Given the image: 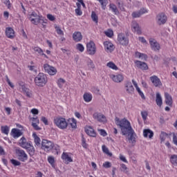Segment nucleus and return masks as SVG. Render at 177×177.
Segmentation results:
<instances>
[{
	"label": "nucleus",
	"mask_w": 177,
	"mask_h": 177,
	"mask_svg": "<svg viewBox=\"0 0 177 177\" xmlns=\"http://www.w3.org/2000/svg\"><path fill=\"white\" fill-rule=\"evenodd\" d=\"M115 121L116 125L120 127L122 135H123V136L127 135L129 142L131 143L132 146H135V145H136V133H135V130L132 128L131 122L126 118L120 120L118 118H116Z\"/></svg>",
	"instance_id": "obj_1"
},
{
	"label": "nucleus",
	"mask_w": 177,
	"mask_h": 177,
	"mask_svg": "<svg viewBox=\"0 0 177 177\" xmlns=\"http://www.w3.org/2000/svg\"><path fill=\"white\" fill-rule=\"evenodd\" d=\"M28 19L32 24H35V26L41 24L42 28H46V25L45 24H48V19L44 18L42 16L38 15L37 12H32V13L28 15Z\"/></svg>",
	"instance_id": "obj_2"
},
{
	"label": "nucleus",
	"mask_w": 177,
	"mask_h": 177,
	"mask_svg": "<svg viewBox=\"0 0 177 177\" xmlns=\"http://www.w3.org/2000/svg\"><path fill=\"white\" fill-rule=\"evenodd\" d=\"M36 86H39L41 88L45 86L48 84V76L44 73H39L34 80Z\"/></svg>",
	"instance_id": "obj_3"
},
{
	"label": "nucleus",
	"mask_w": 177,
	"mask_h": 177,
	"mask_svg": "<svg viewBox=\"0 0 177 177\" xmlns=\"http://www.w3.org/2000/svg\"><path fill=\"white\" fill-rule=\"evenodd\" d=\"M53 123L57 128H59V129H67L68 127V122L66 120V118L62 116L55 117Z\"/></svg>",
	"instance_id": "obj_4"
},
{
	"label": "nucleus",
	"mask_w": 177,
	"mask_h": 177,
	"mask_svg": "<svg viewBox=\"0 0 177 177\" xmlns=\"http://www.w3.org/2000/svg\"><path fill=\"white\" fill-rule=\"evenodd\" d=\"M16 155L19 161L21 162H26L28 160V155L26 153V151L23 149H17L15 150Z\"/></svg>",
	"instance_id": "obj_5"
},
{
	"label": "nucleus",
	"mask_w": 177,
	"mask_h": 177,
	"mask_svg": "<svg viewBox=\"0 0 177 177\" xmlns=\"http://www.w3.org/2000/svg\"><path fill=\"white\" fill-rule=\"evenodd\" d=\"M118 42L122 46H128L129 44V39L128 36L125 35L124 33H119L118 35Z\"/></svg>",
	"instance_id": "obj_6"
},
{
	"label": "nucleus",
	"mask_w": 177,
	"mask_h": 177,
	"mask_svg": "<svg viewBox=\"0 0 177 177\" xmlns=\"http://www.w3.org/2000/svg\"><path fill=\"white\" fill-rule=\"evenodd\" d=\"M53 149V142L48 140H42L41 149L44 151H50Z\"/></svg>",
	"instance_id": "obj_7"
},
{
	"label": "nucleus",
	"mask_w": 177,
	"mask_h": 177,
	"mask_svg": "<svg viewBox=\"0 0 177 177\" xmlns=\"http://www.w3.org/2000/svg\"><path fill=\"white\" fill-rule=\"evenodd\" d=\"M44 69L45 73L48 74V75H56L57 74V69L54 66L49 65V64H44Z\"/></svg>",
	"instance_id": "obj_8"
},
{
	"label": "nucleus",
	"mask_w": 177,
	"mask_h": 177,
	"mask_svg": "<svg viewBox=\"0 0 177 177\" xmlns=\"http://www.w3.org/2000/svg\"><path fill=\"white\" fill-rule=\"evenodd\" d=\"M86 52L91 56H93L96 53V44L93 41L86 44Z\"/></svg>",
	"instance_id": "obj_9"
},
{
	"label": "nucleus",
	"mask_w": 177,
	"mask_h": 177,
	"mask_svg": "<svg viewBox=\"0 0 177 177\" xmlns=\"http://www.w3.org/2000/svg\"><path fill=\"white\" fill-rule=\"evenodd\" d=\"M94 120H97L98 122H102V124H106L107 122V118L103 113L95 112L93 115Z\"/></svg>",
	"instance_id": "obj_10"
},
{
	"label": "nucleus",
	"mask_w": 177,
	"mask_h": 177,
	"mask_svg": "<svg viewBox=\"0 0 177 177\" xmlns=\"http://www.w3.org/2000/svg\"><path fill=\"white\" fill-rule=\"evenodd\" d=\"M168 20V17L164 13H160L156 16V21L159 26L162 24H165L167 21Z\"/></svg>",
	"instance_id": "obj_11"
},
{
	"label": "nucleus",
	"mask_w": 177,
	"mask_h": 177,
	"mask_svg": "<svg viewBox=\"0 0 177 177\" xmlns=\"http://www.w3.org/2000/svg\"><path fill=\"white\" fill-rule=\"evenodd\" d=\"M104 48L105 52H106L107 53H111V52H113V50L115 49V46H114V44H113V43H111V41H108L104 42Z\"/></svg>",
	"instance_id": "obj_12"
},
{
	"label": "nucleus",
	"mask_w": 177,
	"mask_h": 177,
	"mask_svg": "<svg viewBox=\"0 0 177 177\" xmlns=\"http://www.w3.org/2000/svg\"><path fill=\"white\" fill-rule=\"evenodd\" d=\"M149 79L151 82H152L153 85L156 86V88L162 86V83L161 82V80H160L158 77L156 75H153V76H151Z\"/></svg>",
	"instance_id": "obj_13"
},
{
	"label": "nucleus",
	"mask_w": 177,
	"mask_h": 177,
	"mask_svg": "<svg viewBox=\"0 0 177 177\" xmlns=\"http://www.w3.org/2000/svg\"><path fill=\"white\" fill-rule=\"evenodd\" d=\"M30 121L32 122V127L35 131H41V127H39V119L38 117H33L30 118Z\"/></svg>",
	"instance_id": "obj_14"
},
{
	"label": "nucleus",
	"mask_w": 177,
	"mask_h": 177,
	"mask_svg": "<svg viewBox=\"0 0 177 177\" xmlns=\"http://www.w3.org/2000/svg\"><path fill=\"white\" fill-rule=\"evenodd\" d=\"M135 64L138 68H140V70H142L143 71H146V70H149V66H147V64L145 62L137 60L135 61Z\"/></svg>",
	"instance_id": "obj_15"
},
{
	"label": "nucleus",
	"mask_w": 177,
	"mask_h": 177,
	"mask_svg": "<svg viewBox=\"0 0 177 177\" xmlns=\"http://www.w3.org/2000/svg\"><path fill=\"white\" fill-rule=\"evenodd\" d=\"M6 36L7 37V38H9L10 39H14L15 37H16L15 30L10 27L6 28Z\"/></svg>",
	"instance_id": "obj_16"
},
{
	"label": "nucleus",
	"mask_w": 177,
	"mask_h": 177,
	"mask_svg": "<svg viewBox=\"0 0 177 177\" xmlns=\"http://www.w3.org/2000/svg\"><path fill=\"white\" fill-rule=\"evenodd\" d=\"M131 30L133 32H136L138 35L142 34V30H140V27L139 26V24L138 22L133 21L131 23Z\"/></svg>",
	"instance_id": "obj_17"
},
{
	"label": "nucleus",
	"mask_w": 177,
	"mask_h": 177,
	"mask_svg": "<svg viewBox=\"0 0 177 177\" xmlns=\"http://www.w3.org/2000/svg\"><path fill=\"white\" fill-rule=\"evenodd\" d=\"M19 146L21 147H22V149H26L28 146H30V145H32V143L31 142V141L27 142V139H26V138L22 137L20 138L19 140Z\"/></svg>",
	"instance_id": "obj_18"
},
{
	"label": "nucleus",
	"mask_w": 177,
	"mask_h": 177,
	"mask_svg": "<svg viewBox=\"0 0 177 177\" xmlns=\"http://www.w3.org/2000/svg\"><path fill=\"white\" fill-rule=\"evenodd\" d=\"M149 44L153 50H158L161 48L160 46V44H158V42H157V41L153 38L149 39Z\"/></svg>",
	"instance_id": "obj_19"
},
{
	"label": "nucleus",
	"mask_w": 177,
	"mask_h": 177,
	"mask_svg": "<svg viewBox=\"0 0 177 177\" xmlns=\"http://www.w3.org/2000/svg\"><path fill=\"white\" fill-rule=\"evenodd\" d=\"M85 132L86 134L88 135V136H91L92 138H96V131H95V129H93V127L86 126L85 127Z\"/></svg>",
	"instance_id": "obj_20"
},
{
	"label": "nucleus",
	"mask_w": 177,
	"mask_h": 177,
	"mask_svg": "<svg viewBox=\"0 0 177 177\" xmlns=\"http://www.w3.org/2000/svg\"><path fill=\"white\" fill-rule=\"evenodd\" d=\"M124 88L127 93H130L132 95L133 93L135 88H133V86L132 85V82L128 81L124 84Z\"/></svg>",
	"instance_id": "obj_21"
},
{
	"label": "nucleus",
	"mask_w": 177,
	"mask_h": 177,
	"mask_svg": "<svg viewBox=\"0 0 177 177\" xmlns=\"http://www.w3.org/2000/svg\"><path fill=\"white\" fill-rule=\"evenodd\" d=\"M110 78H111L114 82H122V81H124V76L121 74L111 75Z\"/></svg>",
	"instance_id": "obj_22"
},
{
	"label": "nucleus",
	"mask_w": 177,
	"mask_h": 177,
	"mask_svg": "<svg viewBox=\"0 0 177 177\" xmlns=\"http://www.w3.org/2000/svg\"><path fill=\"white\" fill-rule=\"evenodd\" d=\"M11 135L15 139H17V138H20L23 135V133L20 129L14 128L11 130Z\"/></svg>",
	"instance_id": "obj_23"
},
{
	"label": "nucleus",
	"mask_w": 177,
	"mask_h": 177,
	"mask_svg": "<svg viewBox=\"0 0 177 177\" xmlns=\"http://www.w3.org/2000/svg\"><path fill=\"white\" fill-rule=\"evenodd\" d=\"M62 159L65 161L66 164H69V162H73V158L70 155H68V153L67 152H63L62 154Z\"/></svg>",
	"instance_id": "obj_24"
},
{
	"label": "nucleus",
	"mask_w": 177,
	"mask_h": 177,
	"mask_svg": "<svg viewBox=\"0 0 177 177\" xmlns=\"http://www.w3.org/2000/svg\"><path fill=\"white\" fill-rule=\"evenodd\" d=\"M143 136L144 138H149V139H153V136H154V132L151 131L150 129H145L143 130Z\"/></svg>",
	"instance_id": "obj_25"
},
{
	"label": "nucleus",
	"mask_w": 177,
	"mask_h": 177,
	"mask_svg": "<svg viewBox=\"0 0 177 177\" xmlns=\"http://www.w3.org/2000/svg\"><path fill=\"white\" fill-rule=\"evenodd\" d=\"M73 39L75 42H81L82 41V34L81 32H74Z\"/></svg>",
	"instance_id": "obj_26"
},
{
	"label": "nucleus",
	"mask_w": 177,
	"mask_h": 177,
	"mask_svg": "<svg viewBox=\"0 0 177 177\" xmlns=\"http://www.w3.org/2000/svg\"><path fill=\"white\" fill-rule=\"evenodd\" d=\"M165 104L167 106H169L170 107L172 106V103H173V100H172V96L168 93H165Z\"/></svg>",
	"instance_id": "obj_27"
},
{
	"label": "nucleus",
	"mask_w": 177,
	"mask_h": 177,
	"mask_svg": "<svg viewBox=\"0 0 177 177\" xmlns=\"http://www.w3.org/2000/svg\"><path fill=\"white\" fill-rule=\"evenodd\" d=\"M132 83L133 85H134L140 96L142 97V99L145 100V99H146V97H145V94L143 93V92L141 91L140 88H139V86H138V83H136V81H135V80H132Z\"/></svg>",
	"instance_id": "obj_28"
},
{
	"label": "nucleus",
	"mask_w": 177,
	"mask_h": 177,
	"mask_svg": "<svg viewBox=\"0 0 177 177\" xmlns=\"http://www.w3.org/2000/svg\"><path fill=\"white\" fill-rule=\"evenodd\" d=\"M109 10L113 13V15H115L116 16L120 15V11L118 10V8H117V6L115 4L111 3L109 4Z\"/></svg>",
	"instance_id": "obj_29"
},
{
	"label": "nucleus",
	"mask_w": 177,
	"mask_h": 177,
	"mask_svg": "<svg viewBox=\"0 0 177 177\" xmlns=\"http://www.w3.org/2000/svg\"><path fill=\"white\" fill-rule=\"evenodd\" d=\"M83 99L86 103H89L92 102V99H93V96L91 93H84L83 95Z\"/></svg>",
	"instance_id": "obj_30"
},
{
	"label": "nucleus",
	"mask_w": 177,
	"mask_h": 177,
	"mask_svg": "<svg viewBox=\"0 0 177 177\" xmlns=\"http://www.w3.org/2000/svg\"><path fill=\"white\" fill-rule=\"evenodd\" d=\"M27 151V153L30 156V157H32L35 154V148H34V146H32V144H30L26 149H25Z\"/></svg>",
	"instance_id": "obj_31"
},
{
	"label": "nucleus",
	"mask_w": 177,
	"mask_h": 177,
	"mask_svg": "<svg viewBox=\"0 0 177 177\" xmlns=\"http://www.w3.org/2000/svg\"><path fill=\"white\" fill-rule=\"evenodd\" d=\"M68 125H71L73 129H77V120L75 118H69L68 120Z\"/></svg>",
	"instance_id": "obj_32"
},
{
	"label": "nucleus",
	"mask_w": 177,
	"mask_h": 177,
	"mask_svg": "<svg viewBox=\"0 0 177 177\" xmlns=\"http://www.w3.org/2000/svg\"><path fill=\"white\" fill-rule=\"evenodd\" d=\"M156 102L157 106L159 107L162 106V97H161V94H160V93H156Z\"/></svg>",
	"instance_id": "obj_33"
},
{
	"label": "nucleus",
	"mask_w": 177,
	"mask_h": 177,
	"mask_svg": "<svg viewBox=\"0 0 177 177\" xmlns=\"http://www.w3.org/2000/svg\"><path fill=\"white\" fill-rule=\"evenodd\" d=\"M136 57H138V59H141V60H147V55L142 53H139L138 51H136L135 53Z\"/></svg>",
	"instance_id": "obj_34"
},
{
	"label": "nucleus",
	"mask_w": 177,
	"mask_h": 177,
	"mask_svg": "<svg viewBox=\"0 0 177 177\" xmlns=\"http://www.w3.org/2000/svg\"><path fill=\"white\" fill-rule=\"evenodd\" d=\"M32 138L34 139V142H35V145L36 146H41V138H39V137H38L37 133H32Z\"/></svg>",
	"instance_id": "obj_35"
},
{
	"label": "nucleus",
	"mask_w": 177,
	"mask_h": 177,
	"mask_svg": "<svg viewBox=\"0 0 177 177\" xmlns=\"http://www.w3.org/2000/svg\"><path fill=\"white\" fill-rule=\"evenodd\" d=\"M169 161L172 165H176L177 167V155L173 154L170 156Z\"/></svg>",
	"instance_id": "obj_36"
},
{
	"label": "nucleus",
	"mask_w": 177,
	"mask_h": 177,
	"mask_svg": "<svg viewBox=\"0 0 177 177\" xmlns=\"http://www.w3.org/2000/svg\"><path fill=\"white\" fill-rule=\"evenodd\" d=\"M1 133H3L4 135H9V131H10V129L8 125L1 126Z\"/></svg>",
	"instance_id": "obj_37"
},
{
	"label": "nucleus",
	"mask_w": 177,
	"mask_h": 177,
	"mask_svg": "<svg viewBox=\"0 0 177 177\" xmlns=\"http://www.w3.org/2000/svg\"><path fill=\"white\" fill-rule=\"evenodd\" d=\"M106 66L109 67V68H111V70H115V71L118 70V67L113 62H108L106 64Z\"/></svg>",
	"instance_id": "obj_38"
},
{
	"label": "nucleus",
	"mask_w": 177,
	"mask_h": 177,
	"mask_svg": "<svg viewBox=\"0 0 177 177\" xmlns=\"http://www.w3.org/2000/svg\"><path fill=\"white\" fill-rule=\"evenodd\" d=\"M91 19L93 21H94V23H95L96 24L99 23V17H97V15H96V12H95L94 11L91 12Z\"/></svg>",
	"instance_id": "obj_39"
},
{
	"label": "nucleus",
	"mask_w": 177,
	"mask_h": 177,
	"mask_svg": "<svg viewBox=\"0 0 177 177\" xmlns=\"http://www.w3.org/2000/svg\"><path fill=\"white\" fill-rule=\"evenodd\" d=\"M102 149L103 153H104L107 156H109L110 157H111V156H113V153H111V152H110V151L109 150V148H107V147H106V145H102Z\"/></svg>",
	"instance_id": "obj_40"
},
{
	"label": "nucleus",
	"mask_w": 177,
	"mask_h": 177,
	"mask_svg": "<svg viewBox=\"0 0 177 177\" xmlns=\"http://www.w3.org/2000/svg\"><path fill=\"white\" fill-rule=\"evenodd\" d=\"M99 2L102 6V10H106V7L107 6V3H109V1L107 0H99Z\"/></svg>",
	"instance_id": "obj_41"
},
{
	"label": "nucleus",
	"mask_w": 177,
	"mask_h": 177,
	"mask_svg": "<svg viewBox=\"0 0 177 177\" xmlns=\"http://www.w3.org/2000/svg\"><path fill=\"white\" fill-rule=\"evenodd\" d=\"M48 162L50 164L53 168H55L56 165H55V157L53 156H48Z\"/></svg>",
	"instance_id": "obj_42"
},
{
	"label": "nucleus",
	"mask_w": 177,
	"mask_h": 177,
	"mask_svg": "<svg viewBox=\"0 0 177 177\" xmlns=\"http://www.w3.org/2000/svg\"><path fill=\"white\" fill-rule=\"evenodd\" d=\"M160 138L161 142H165V139H167V138H168V133H167L164 131H162L160 133Z\"/></svg>",
	"instance_id": "obj_43"
},
{
	"label": "nucleus",
	"mask_w": 177,
	"mask_h": 177,
	"mask_svg": "<svg viewBox=\"0 0 177 177\" xmlns=\"http://www.w3.org/2000/svg\"><path fill=\"white\" fill-rule=\"evenodd\" d=\"M57 84V86H59V88H63V85H64V84H66V80H64V79H63V78H59V79H58Z\"/></svg>",
	"instance_id": "obj_44"
},
{
	"label": "nucleus",
	"mask_w": 177,
	"mask_h": 177,
	"mask_svg": "<svg viewBox=\"0 0 177 177\" xmlns=\"http://www.w3.org/2000/svg\"><path fill=\"white\" fill-rule=\"evenodd\" d=\"M148 115H149V112H147V111H141V117L143 121H146L147 120Z\"/></svg>",
	"instance_id": "obj_45"
},
{
	"label": "nucleus",
	"mask_w": 177,
	"mask_h": 177,
	"mask_svg": "<svg viewBox=\"0 0 177 177\" xmlns=\"http://www.w3.org/2000/svg\"><path fill=\"white\" fill-rule=\"evenodd\" d=\"M10 162L12 165H14V167H19L21 165V162H20V161L15 159H11Z\"/></svg>",
	"instance_id": "obj_46"
},
{
	"label": "nucleus",
	"mask_w": 177,
	"mask_h": 177,
	"mask_svg": "<svg viewBox=\"0 0 177 177\" xmlns=\"http://www.w3.org/2000/svg\"><path fill=\"white\" fill-rule=\"evenodd\" d=\"M55 29L57 34H58V35H64V32H63V30H62V28H60L59 26L55 25Z\"/></svg>",
	"instance_id": "obj_47"
},
{
	"label": "nucleus",
	"mask_w": 177,
	"mask_h": 177,
	"mask_svg": "<svg viewBox=\"0 0 177 177\" xmlns=\"http://www.w3.org/2000/svg\"><path fill=\"white\" fill-rule=\"evenodd\" d=\"M33 50L36 53H38L40 56H41V54L43 53V52H44V50H42V48H41L40 47H38V46L34 47Z\"/></svg>",
	"instance_id": "obj_48"
},
{
	"label": "nucleus",
	"mask_w": 177,
	"mask_h": 177,
	"mask_svg": "<svg viewBox=\"0 0 177 177\" xmlns=\"http://www.w3.org/2000/svg\"><path fill=\"white\" fill-rule=\"evenodd\" d=\"M76 49L77 50H79V52H84V50H85V47H84V45H82V44H77L76 45Z\"/></svg>",
	"instance_id": "obj_49"
},
{
	"label": "nucleus",
	"mask_w": 177,
	"mask_h": 177,
	"mask_svg": "<svg viewBox=\"0 0 177 177\" xmlns=\"http://www.w3.org/2000/svg\"><path fill=\"white\" fill-rule=\"evenodd\" d=\"M24 93L27 97H32V91L30 88H28Z\"/></svg>",
	"instance_id": "obj_50"
},
{
	"label": "nucleus",
	"mask_w": 177,
	"mask_h": 177,
	"mask_svg": "<svg viewBox=\"0 0 177 177\" xmlns=\"http://www.w3.org/2000/svg\"><path fill=\"white\" fill-rule=\"evenodd\" d=\"M105 35L109 37V38H111L113 35H114V32H113L112 30H108L106 32H105Z\"/></svg>",
	"instance_id": "obj_51"
},
{
	"label": "nucleus",
	"mask_w": 177,
	"mask_h": 177,
	"mask_svg": "<svg viewBox=\"0 0 177 177\" xmlns=\"http://www.w3.org/2000/svg\"><path fill=\"white\" fill-rule=\"evenodd\" d=\"M91 91L93 92V93H95V95H100V90L96 87H93L91 89Z\"/></svg>",
	"instance_id": "obj_52"
},
{
	"label": "nucleus",
	"mask_w": 177,
	"mask_h": 177,
	"mask_svg": "<svg viewBox=\"0 0 177 177\" xmlns=\"http://www.w3.org/2000/svg\"><path fill=\"white\" fill-rule=\"evenodd\" d=\"M82 146L84 147V149H88V144H86V140L85 138H82Z\"/></svg>",
	"instance_id": "obj_53"
},
{
	"label": "nucleus",
	"mask_w": 177,
	"mask_h": 177,
	"mask_svg": "<svg viewBox=\"0 0 177 177\" xmlns=\"http://www.w3.org/2000/svg\"><path fill=\"white\" fill-rule=\"evenodd\" d=\"M88 68H95V64H93V61L89 59L87 64Z\"/></svg>",
	"instance_id": "obj_54"
},
{
	"label": "nucleus",
	"mask_w": 177,
	"mask_h": 177,
	"mask_svg": "<svg viewBox=\"0 0 177 177\" xmlns=\"http://www.w3.org/2000/svg\"><path fill=\"white\" fill-rule=\"evenodd\" d=\"M132 17H133V19H136L137 17H140V11H137V12H133L131 14Z\"/></svg>",
	"instance_id": "obj_55"
},
{
	"label": "nucleus",
	"mask_w": 177,
	"mask_h": 177,
	"mask_svg": "<svg viewBox=\"0 0 177 177\" xmlns=\"http://www.w3.org/2000/svg\"><path fill=\"white\" fill-rule=\"evenodd\" d=\"M47 19H49L50 21H55V20H56V17L54 15H52V14H48Z\"/></svg>",
	"instance_id": "obj_56"
},
{
	"label": "nucleus",
	"mask_w": 177,
	"mask_h": 177,
	"mask_svg": "<svg viewBox=\"0 0 177 177\" xmlns=\"http://www.w3.org/2000/svg\"><path fill=\"white\" fill-rule=\"evenodd\" d=\"M120 169L122 172L127 173V169H128V167H127V165L124 163L120 165Z\"/></svg>",
	"instance_id": "obj_57"
},
{
	"label": "nucleus",
	"mask_w": 177,
	"mask_h": 177,
	"mask_svg": "<svg viewBox=\"0 0 177 177\" xmlns=\"http://www.w3.org/2000/svg\"><path fill=\"white\" fill-rule=\"evenodd\" d=\"M75 12L76 16H82V10H81V8H76Z\"/></svg>",
	"instance_id": "obj_58"
},
{
	"label": "nucleus",
	"mask_w": 177,
	"mask_h": 177,
	"mask_svg": "<svg viewBox=\"0 0 177 177\" xmlns=\"http://www.w3.org/2000/svg\"><path fill=\"white\" fill-rule=\"evenodd\" d=\"M98 132H100V135H101V136L105 137L107 135V132H106V130L104 129H98Z\"/></svg>",
	"instance_id": "obj_59"
},
{
	"label": "nucleus",
	"mask_w": 177,
	"mask_h": 177,
	"mask_svg": "<svg viewBox=\"0 0 177 177\" xmlns=\"http://www.w3.org/2000/svg\"><path fill=\"white\" fill-rule=\"evenodd\" d=\"M104 168H111V162H105L102 165Z\"/></svg>",
	"instance_id": "obj_60"
},
{
	"label": "nucleus",
	"mask_w": 177,
	"mask_h": 177,
	"mask_svg": "<svg viewBox=\"0 0 177 177\" xmlns=\"http://www.w3.org/2000/svg\"><path fill=\"white\" fill-rule=\"evenodd\" d=\"M41 121L43 122V123L44 124V125H49V123L48 122V118H46V117L44 116H42L41 118Z\"/></svg>",
	"instance_id": "obj_61"
},
{
	"label": "nucleus",
	"mask_w": 177,
	"mask_h": 177,
	"mask_svg": "<svg viewBox=\"0 0 177 177\" xmlns=\"http://www.w3.org/2000/svg\"><path fill=\"white\" fill-rule=\"evenodd\" d=\"M28 68H29L30 71H33V73H37V67L35 66H28Z\"/></svg>",
	"instance_id": "obj_62"
},
{
	"label": "nucleus",
	"mask_w": 177,
	"mask_h": 177,
	"mask_svg": "<svg viewBox=\"0 0 177 177\" xmlns=\"http://www.w3.org/2000/svg\"><path fill=\"white\" fill-rule=\"evenodd\" d=\"M3 3L6 5V7H8V9H10L12 6L10 5V1L9 0H3Z\"/></svg>",
	"instance_id": "obj_63"
},
{
	"label": "nucleus",
	"mask_w": 177,
	"mask_h": 177,
	"mask_svg": "<svg viewBox=\"0 0 177 177\" xmlns=\"http://www.w3.org/2000/svg\"><path fill=\"white\" fill-rule=\"evenodd\" d=\"M173 142L177 146V136L175 133L173 134Z\"/></svg>",
	"instance_id": "obj_64"
}]
</instances>
